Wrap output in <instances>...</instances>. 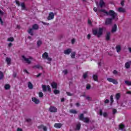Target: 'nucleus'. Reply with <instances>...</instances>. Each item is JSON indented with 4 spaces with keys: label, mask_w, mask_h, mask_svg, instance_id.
Returning <instances> with one entry per match:
<instances>
[{
    "label": "nucleus",
    "mask_w": 131,
    "mask_h": 131,
    "mask_svg": "<svg viewBox=\"0 0 131 131\" xmlns=\"http://www.w3.org/2000/svg\"><path fill=\"white\" fill-rule=\"evenodd\" d=\"M41 45H42V42L41 41V40H38L37 42V46L38 47V48H39V47L41 46Z\"/></svg>",
    "instance_id": "obj_26"
},
{
    "label": "nucleus",
    "mask_w": 131,
    "mask_h": 131,
    "mask_svg": "<svg viewBox=\"0 0 131 131\" xmlns=\"http://www.w3.org/2000/svg\"><path fill=\"white\" fill-rule=\"evenodd\" d=\"M63 73H64V75H66L68 73V71L67 70H64L63 71Z\"/></svg>",
    "instance_id": "obj_44"
},
{
    "label": "nucleus",
    "mask_w": 131,
    "mask_h": 131,
    "mask_svg": "<svg viewBox=\"0 0 131 131\" xmlns=\"http://www.w3.org/2000/svg\"><path fill=\"white\" fill-rule=\"evenodd\" d=\"M42 24H43V25H50V24L45 23V21H42Z\"/></svg>",
    "instance_id": "obj_52"
},
{
    "label": "nucleus",
    "mask_w": 131,
    "mask_h": 131,
    "mask_svg": "<svg viewBox=\"0 0 131 131\" xmlns=\"http://www.w3.org/2000/svg\"><path fill=\"white\" fill-rule=\"evenodd\" d=\"M0 15H4V12H3L2 10H0Z\"/></svg>",
    "instance_id": "obj_64"
},
{
    "label": "nucleus",
    "mask_w": 131,
    "mask_h": 131,
    "mask_svg": "<svg viewBox=\"0 0 131 131\" xmlns=\"http://www.w3.org/2000/svg\"><path fill=\"white\" fill-rule=\"evenodd\" d=\"M47 91L49 92V93H51L52 92V89H51V86L50 85H47Z\"/></svg>",
    "instance_id": "obj_38"
},
{
    "label": "nucleus",
    "mask_w": 131,
    "mask_h": 131,
    "mask_svg": "<svg viewBox=\"0 0 131 131\" xmlns=\"http://www.w3.org/2000/svg\"><path fill=\"white\" fill-rule=\"evenodd\" d=\"M110 35H111V33L110 32L106 33L105 35V39L107 41H109V40H110Z\"/></svg>",
    "instance_id": "obj_11"
},
{
    "label": "nucleus",
    "mask_w": 131,
    "mask_h": 131,
    "mask_svg": "<svg viewBox=\"0 0 131 131\" xmlns=\"http://www.w3.org/2000/svg\"><path fill=\"white\" fill-rule=\"evenodd\" d=\"M24 72H25L27 74H29V72L27 70H24Z\"/></svg>",
    "instance_id": "obj_60"
},
{
    "label": "nucleus",
    "mask_w": 131,
    "mask_h": 131,
    "mask_svg": "<svg viewBox=\"0 0 131 131\" xmlns=\"http://www.w3.org/2000/svg\"><path fill=\"white\" fill-rule=\"evenodd\" d=\"M86 90H90L91 89V85L90 84H88L86 86Z\"/></svg>",
    "instance_id": "obj_43"
},
{
    "label": "nucleus",
    "mask_w": 131,
    "mask_h": 131,
    "mask_svg": "<svg viewBox=\"0 0 131 131\" xmlns=\"http://www.w3.org/2000/svg\"><path fill=\"white\" fill-rule=\"evenodd\" d=\"M43 130L44 131H47V130H48V129L47 128V127L44 126V127H43Z\"/></svg>",
    "instance_id": "obj_62"
},
{
    "label": "nucleus",
    "mask_w": 131,
    "mask_h": 131,
    "mask_svg": "<svg viewBox=\"0 0 131 131\" xmlns=\"http://www.w3.org/2000/svg\"><path fill=\"white\" fill-rule=\"evenodd\" d=\"M55 14H56V13H54L53 12H50L49 13V15L48 17V18H47L48 20L53 19V18H54V17H55Z\"/></svg>",
    "instance_id": "obj_8"
},
{
    "label": "nucleus",
    "mask_w": 131,
    "mask_h": 131,
    "mask_svg": "<svg viewBox=\"0 0 131 131\" xmlns=\"http://www.w3.org/2000/svg\"><path fill=\"white\" fill-rule=\"evenodd\" d=\"M120 98V94L117 93L116 95V99L117 101H118V100H119Z\"/></svg>",
    "instance_id": "obj_32"
},
{
    "label": "nucleus",
    "mask_w": 131,
    "mask_h": 131,
    "mask_svg": "<svg viewBox=\"0 0 131 131\" xmlns=\"http://www.w3.org/2000/svg\"><path fill=\"white\" fill-rule=\"evenodd\" d=\"M118 11L119 12V13H125V12H126L125 9L122 7H119L118 9Z\"/></svg>",
    "instance_id": "obj_14"
},
{
    "label": "nucleus",
    "mask_w": 131,
    "mask_h": 131,
    "mask_svg": "<svg viewBox=\"0 0 131 131\" xmlns=\"http://www.w3.org/2000/svg\"><path fill=\"white\" fill-rule=\"evenodd\" d=\"M39 27L38 25L37 24H34L32 26V28L29 29L28 31V32L30 35L33 36L34 34H33V29L34 30H37L38 29Z\"/></svg>",
    "instance_id": "obj_3"
},
{
    "label": "nucleus",
    "mask_w": 131,
    "mask_h": 131,
    "mask_svg": "<svg viewBox=\"0 0 131 131\" xmlns=\"http://www.w3.org/2000/svg\"><path fill=\"white\" fill-rule=\"evenodd\" d=\"M49 112H51V113H56L58 112V109L54 106H51L49 108Z\"/></svg>",
    "instance_id": "obj_5"
},
{
    "label": "nucleus",
    "mask_w": 131,
    "mask_h": 131,
    "mask_svg": "<svg viewBox=\"0 0 131 131\" xmlns=\"http://www.w3.org/2000/svg\"><path fill=\"white\" fill-rule=\"evenodd\" d=\"M70 113H72V114H77V111H76V110H71L70 111Z\"/></svg>",
    "instance_id": "obj_27"
},
{
    "label": "nucleus",
    "mask_w": 131,
    "mask_h": 131,
    "mask_svg": "<svg viewBox=\"0 0 131 131\" xmlns=\"http://www.w3.org/2000/svg\"><path fill=\"white\" fill-rule=\"evenodd\" d=\"M13 77H14V78H16V77H17V73L14 72L13 74Z\"/></svg>",
    "instance_id": "obj_50"
},
{
    "label": "nucleus",
    "mask_w": 131,
    "mask_h": 131,
    "mask_svg": "<svg viewBox=\"0 0 131 131\" xmlns=\"http://www.w3.org/2000/svg\"><path fill=\"white\" fill-rule=\"evenodd\" d=\"M113 102H114V100H113V96H111V106H112L113 104Z\"/></svg>",
    "instance_id": "obj_35"
},
{
    "label": "nucleus",
    "mask_w": 131,
    "mask_h": 131,
    "mask_svg": "<svg viewBox=\"0 0 131 131\" xmlns=\"http://www.w3.org/2000/svg\"><path fill=\"white\" fill-rule=\"evenodd\" d=\"M103 117H106L108 116V114H107V113L105 112L103 113Z\"/></svg>",
    "instance_id": "obj_46"
},
{
    "label": "nucleus",
    "mask_w": 131,
    "mask_h": 131,
    "mask_svg": "<svg viewBox=\"0 0 131 131\" xmlns=\"http://www.w3.org/2000/svg\"><path fill=\"white\" fill-rule=\"evenodd\" d=\"M46 59H47V60L48 61H49L50 62H51V61H52V58L49 57H48L47 58H46Z\"/></svg>",
    "instance_id": "obj_54"
},
{
    "label": "nucleus",
    "mask_w": 131,
    "mask_h": 131,
    "mask_svg": "<svg viewBox=\"0 0 131 131\" xmlns=\"http://www.w3.org/2000/svg\"><path fill=\"white\" fill-rule=\"evenodd\" d=\"M0 22L1 23V25H3L4 24V21H3V19H2V17H0Z\"/></svg>",
    "instance_id": "obj_56"
},
{
    "label": "nucleus",
    "mask_w": 131,
    "mask_h": 131,
    "mask_svg": "<svg viewBox=\"0 0 131 131\" xmlns=\"http://www.w3.org/2000/svg\"><path fill=\"white\" fill-rule=\"evenodd\" d=\"M15 3H16V5H17V6H18V7H20V6H21V5L20 4V3H19V1H18V0H15Z\"/></svg>",
    "instance_id": "obj_47"
},
{
    "label": "nucleus",
    "mask_w": 131,
    "mask_h": 131,
    "mask_svg": "<svg viewBox=\"0 0 131 131\" xmlns=\"http://www.w3.org/2000/svg\"><path fill=\"white\" fill-rule=\"evenodd\" d=\"M17 131H23V129H22V128L18 127L17 129Z\"/></svg>",
    "instance_id": "obj_58"
},
{
    "label": "nucleus",
    "mask_w": 131,
    "mask_h": 131,
    "mask_svg": "<svg viewBox=\"0 0 131 131\" xmlns=\"http://www.w3.org/2000/svg\"><path fill=\"white\" fill-rule=\"evenodd\" d=\"M5 90H10V89H11V86L9 84H6L5 85Z\"/></svg>",
    "instance_id": "obj_30"
},
{
    "label": "nucleus",
    "mask_w": 131,
    "mask_h": 131,
    "mask_svg": "<svg viewBox=\"0 0 131 131\" xmlns=\"http://www.w3.org/2000/svg\"><path fill=\"white\" fill-rule=\"evenodd\" d=\"M121 5L122 6V7H123V6H124V0H122L121 1Z\"/></svg>",
    "instance_id": "obj_48"
},
{
    "label": "nucleus",
    "mask_w": 131,
    "mask_h": 131,
    "mask_svg": "<svg viewBox=\"0 0 131 131\" xmlns=\"http://www.w3.org/2000/svg\"><path fill=\"white\" fill-rule=\"evenodd\" d=\"M42 89L43 90V92H47V85H42Z\"/></svg>",
    "instance_id": "obj_33"
},
{
    "label": "nucleus",
    "mask_w": 131,
    "mask_h": 131,
    "mask_svg": "<svg viewBox=\"0 0 131 131\" xmlns=\"http://www.w3.org/2000/svg\"><path fill=\"white\" fill-rule=\"evenodd\" d=\"M86 100H87L88 101H92V98L90 96H87L86 97V98H85Z\"/></svg>",
    "instance_id": "obj_42"
},
{
    "label": "nucleus",
    "mask_w": 131,
    "mask_h": 131,
    "mask_svg": "<svg viewBox=\"0 0 131 131\" xmlns=\"http://www.w3.org/2000/svg\"><path fill=\"white\" fill-rule=\"evenodd\" d=\"M67 94L68 95V96H73V94H71V93L70 92H67Z\"/></svg>",
    "instance_id": "obj_51"
},
{
    "label": "nucleus",
    "mask_w": 131,
    "mask_h": 131,
    "mask_svg": "<svg viewBox=\"0 0 131 131\" xmlns=\"http://www.w3.org/2000/svg\"><path fill=\"white\" fill-rule=\"evenodd\" d=\"M125 67L126 69H129L130 68V64L129 62H126L125 64Z\"/></svg>",
    "instance_id": "obj_21"
},
{
    "label": "nucleus",
    "mask_w": 131,
    "mask_h": 131,
    "mask_svg": "<svg viewBox=\"0 0 131 131\" xmlns=\"http://www.w3.org/2000/svg\"><path fill=\"white\" fill-rule=\"evenodd\" d=\"M116 49L117 50V53H119V52L121 51V47H120V45H117L116 47Z\"/></svg>",
    "instance_id": "obj_22"
},
{
    "label": "nucleus",
    "mask_w": 131,
    "mask_h": 131,
    "mask_svg": "<svg viewBox=\"0 0 131 131\" xmlns=\"http://www.w3.org/2000/svg\"><path fill=\"white\" fill-rule=\"evenodd\" d=\"M79 119L85 122V123H89L90 122V119L89 118H84L83 114H81L79 117Z\"/></svg>",
    "instance_id": "obj_4"
},
{
    "label": "nucleus",
    "mask_w": 131,
    "mask_h": 131,
    "mask_svg": "<svg viewBox=\"0 0 131 131\" xmlns=\"http://www.w3.org/2000/svg\"><path fill=\"white\" fill-rule=\"evenodd\" d=\"M117 113V110L115 108H113V114L114 115L115 114H116Z\"/></svg>",
    "instance_id": "obj_40"
},
{
    "label": "nucleus",
    "mask_w": 131,
    "mask_h": 131,
    "mask_svg": "<svg viewBox=\"0 0 131 131\" xmlns=\"http://www.w3.org/2000/svg\"><path fill=\"white\" fill-rule=\"evenodd\" d=\"M76 55V53L75 52H72L71 54V57L72 59H74L75 58Z\"/></svg>",
    "instance_id": "obj_24"
},
{
    "label": "nucleus",
    "mask_w": 131,
    "mask_h": 131,
    "mask_svg": "<svg viewBox=\"0 0 131 131\" xmlns=\"http://www.w3.org/2000/svg\"><path fill=\"white\" fill-rule=\"evenodd\" d=\"M93 10L94 12H98V9L96 7H94Z\"/></svg>",
    "instance_id": "obj_61"
},
{
    "label": "nucleus",
    "mask_w": 131,
    "mask_h": 131,
    "mask_svg": "<svg viewBox=\"0 0 131 131\" xmlns=\"http://www.w3.org/2000/svg\"><path fill=\"white\" fill-rule=\"evenodd\" d=\"M28 87L29 88V89H30V90H32V89H33V85L31 82H28Z\"/></svg>",
    "instance_id": "obj_18"
},
{
    "label": "nucleus",
    "mask_w": 131,
    "mask_h": 131,
    "mask_svg": "<svg viewBox=\"0 0 131 131\" xmlns=\"http://www.w3.org/2000/svg\"><path fill=\"white\" fill-rule=\"evenodd\" d=\"M117 31V25H116V24H115L112 28V32H116Z\"/></svg>",
    "instance_id": "obj_16"
},
{
    "label": "nucleus",
    "mask_w": 131,
    "mask_h": 131,
    "mask_svg": "<svg viewBox=\"0 0 131 131\" xmlns=\"http://www.w3.org/2000/svg\"><path fill=\"white\" fill-rule=\"evenodd\" d=\"M11 58L9 57H7L6 59V61L7 62L8 65H11Z\"/></svg>",
    "instance_id": "obj_23"
},
{
    "label": "nucleus",
    "mask_w": 131,
    "mask_h": 131,
    "mask_svg": "<svg viewBox=\"0 0 131 131\" xmlns=\"http://www.w3.org/2000/svg\"><path fill=\"white\" fill-rule=\"evenodd\" d=\"M87 38L88 39H91V34H88L87 35Z\"/></svg>",
    "instance_id": "obj_53"
},
{
    "label": "nucleus",
    "mask_w": 131,
    "mask_h": 131,
    "mask_svg": "<svg viewBox=\"0 0 131 131\" xmlns=\"http://www.w3.org/2000/svg\"><path fill=\"white\" fill-rule=\"evenodd\" d=\"M99 13H104L106 16H111L112 18H107L106 19L105 21V25H112V20L116 19V16H117V13H116L113 10H110L108 12L105 9H100L98 11Z\"/></svg>",
    "instance_id": "obj_1"
},
{
    "label": "nucleus",
    "mask_w": 131,
    "mask_h": 131,
    "mask_svg": "<svg viewBox=\"0 0 131 131\" xmlns=\"http://www.w3.org/2000/svg\"><path fill=\"white\" fill-rule=\"evenodd\" d=\"M81 126V124H80V123L77 124L76 127V130H79L80 129Z\"/></svg>",
    "instance_id": "obj_25"
},
{
    "label": "nucleus",
    "mask_w": 131,
    "mask_h": 131,
    "mask_svg": "<svg viewBox=\"0 0 131 131\" xmlns=\"http://www.w3.org/2000/svg\"><path fill=\"white\" fill-rule=\"evenodd\" d=\"M75 42V39H72V43L73 45Z\"/></svg>",
    "instance_id": "obj_63"
},
{
    "label": "nucleus",
    "mask_w": 131,
    "mask_h": 131,
    "mask_svg": "<svg viewBox=\"0 0 131 131\" xmlns=\"http://www.w3.org/2000/svg\"><path fill=\"white\" fill-rule=\"evenodd\" d=\"M62 124L61 123H55L54 124V127L56 128H61L62 127Z\"/></svg>",
    "instance_id": "obj_15"
},
{
    "label": "nucleus",
    "mask_w": 131,
    "mask_h": 131,
    "mask_svg": "<svg viewBox=\"0 0 131 131\" xmlns=\"http://www.w3.org/2000/svg\"><path fill=\"white\" fill-rule=\"evenodd\" d=\"M42 57L43 59H47L48 58V57H49V54L47 52H45L42 55Z\"/></svg>",
    "instance_id": "obj_19"
},
{
    "label": "nucleus",
    "mask_w": 131,
    "mask_h": 131,
    "mask_svg": "<svg viewBox=\"0 0 131 131\" xmlns=\"http://www.w3.org/2000/svg\"><path fill=\"white\" fill-rule=\"evenodd\" d=\"M110 101L108 99H106L105 101H104L105 104H108L109 103Z\"/></svg>",
    "instance_id": "obj_57"
},
{
    "label": "nucleus",
    "mask_w": 131,
    "mask_h": 131,
    "mask_svg": "<svg viewBox=\"0 0 131 131\" xmlns=\"http://www.w3.org/2000/svg\"><path fill=\"white\" fill-rule=\"evenodd\" d=\"M99 6L100 8H103V7H105V2H104V1L100 0L99 3Z\"/></svg>",
    "instance_id": "obj_17"
},
{
    "label": "nucleus",
    "mask_w": 131,
    "mask_h": 131,
    "mask_svg": "<svg viewBox=\"0 0 131 131\" xmlns=\"http://www.w3.org/2000/svg\"><path fill=\"white\" fill-rule=\"evenodd\" d=\"M21 57L23 59V60H24V61L26 62V63H27L28 64H31V61L29 60V58H26L25 56L22 55Z\"/></svg>",
    "instance_id": "obj_9"
},
{
    "label": "nucleus",
    "mask_w": 131,
    "mask_h": 131,
    "mask_svg": "<svg viewBox=\"0 0 131 131\" xmlns=\"http://www.w3.org/2000/svg\"><path fill=\"white\" fill-rule=\"evenodd\" d=\"M14 38L13 37H9L8 38V41H14Z\"/></svg>",
    "instance_id": "obj_39"
},
{
    "label": "nucleus",
    "mask_w": 131,
    "mask_h": 131,
    "mask_svg": "<svg viewBox=\"0 0 131 131\" xmlns=\"http://www.w3.org/2000/svg\"><path fill=\"white\" fill-rule=\"evenodd\" d=\"M32 102H34V103H35V104H39V100L37 99L35 97H33L32 98Z\"/></svg>",
    "instance_id": "obj_13"
},
{
    "label": "nucleus",
    "mask_w": 131,
    "mask_h": 131,
    "mask_svg": "<svg viewBox=\"0 0 131 131\" xmlns=\"http://www.w3.org/2000/svg\"><path fill=\"white\" fill-rule=\"evenodd\" d=\"M51 86L52 89H57L58 88V84L55 82H53L51 83Z\"/></svg>",
    "instance_id": "obj_12"
},
{
    "label": "nucleus",
    "mask_w": 131,
    "mask_h": 131,
    "mask_svg": "<svg viewBox=\"0 0 131 131\" xmlns=\"http://www.w3.org/2000/svg\"><path fill=\"white\" fill-rule=\"evenodd\" d=\"M21 10H26V6H25V4L24 3L21 4Z\"/></svg>",
    "instance_id": "obj_29"
},
{
    "label": "nucleus",
    "mask_w": 131,
    "mask_h": 131,
    "mask_svg": "<svg viewBox=\"0 0 131 131\" xmlns=\"http://www.w3.org/2000/svg\"><path fill=\"white\" fill-rule=\"evenodd\" d=\"M88 72L84 73L83 74V76H82V77L84 79H85L86 78V77H88Z\"/></svg>",
    "instance_id": "obj_31"
},
{
    "label": "nucleus",
    "mask_w": 131,
    "mask_h": 131,
    "mask_svg": "<svg viewBox=\"0 0 131 131\" xmlns=\"http://www.w3.org/2000/svg\"><path fill=\"white\" fill-rule=\"evenodd\" d=\"M118 128L119 130L126 131L125 129V125L122 123H121L118 125Z\"/></svg>",
    "instance_id": "obj_6"
},
{
    "label": "nucleus",
    "mask_w": 131,
    "mask_h": 131,
    "mask_svg": "<svg viewBox=\"0 0 131 131\" xmlns=\"http://www.w3.org/2000/svg\"><path fill=\"white\" fill-rule=\"evenodd\" d=\"M71 52H72V49H67L64 51V54L65 55H70V54L71 53Z\"/></svg>",
    "instance_id": "obj_10"
},
{
    "label": "nucleus",
    "mask_w": 131,
    "mask_h": 131,
    "mask_svg": "<svg viewBox=\"0 0 131 131\" xmlns=\"http://www.w3.org/2000/svg\"><path fill=\"white\" fill-rule=\"evenodd\" d=\"M99 115H100V116H102V115H103V111H102V109L100 110Z\"/></svg>",
    "instance_id": "obj_49"
},
{
    "label": "nucleus",
    "mask_w": 131,
    "mask_h": 131,
    "mask_svg": "<svg viewBox=\"0 0 131 131\" xmlns=\"http://www.w3.org/2000/svg\"><path fill=\"white\" fill-rule=\"evenodd\" d=\"M12 46H13V43H12L11 42L8 44V47H9V48H11V47H12Z\"/></svg>",
    "instance_id": "obj_59"
},
{
    "label": "nucleus",
    "mask_w": 131,
    "mask_h": 131,
    "mask_svg": "<svg viewBox=\"0 0 131 131\" xmlns=\"http://www.w3.org/2000/svg\"><path fill=\"white\" fill-rule=\"evenodd\" d=\"M107 79L108 81H109L110 82H112L113 83H114V84H118V82L116 81V80H115V79H113L112 78H107Z\"/></svg>",
    "instance_id": "obj_7"
},
{
    "label": "nucleus",
    "mask_w": 131,
    "mask_h": 131,
    "mask_svg": "<svg viewBox=\"0 0 131 131\" xmlns=\"http://www.w3.org/2000/svg\"><path fill=\"white\" fill-rule=\"evenodd\" d=\"M39 97L40 98H42V97H43V93L41 92H39Z\"/></svg>",
    "instance_id": "obj_41"
},
{
    "label": "nucleus",
    "mask_w": 131,
    "mask_h": 131,
    "mask_svg": "<svg viewBox=\"0 0 131 131\" xmlns=\"http://www.w3.org/2000/svg\"><path fill=\"white\" fill-rule=\"evenodd\" d=\"M126 85H128V86H129L130 85H131V81H129L128 80H125L124 81Z\"/></svg>",
    "instance_id": "obj_28"
},
{
    "label": "nucleus",
    "mask_w": 131,
    "mask_h": 131,
    "mask_svg": "<svg viewBox=\"0 0 131 131\" xmlns=\"http://www.w3.org/2000/svg\"><path fill=\"white\" fill-rule=\"evenodd\" d=\"M4 78V73L0 71V80Z\"/></svg>",
    "instance_id": "obj_34"
},
{
    "label": "nucleus",
    "mask_w": 131,
    "mask_h": 131,
    "mask_svg": "<svg viewBox=\"0 0 131 131\" xmlns=\"http://www.w3.org/2000/svg\"><path fill=\"white\" fill-rule=\"evenodd\" d=\"M53 93L55 94V95H58V94H60V91L58 90H54Z\"/></svg>",
    "instance_id": "obj_36"
},
{
    "label": "nucleus",
    "mask_w": 131,
    "mask_h": 131,
    "mask_svg": "<svg viewBox=\"0 0 131 131\" xmlns=\"http://www.w3.org/2000/svg\"><path fill=\"white\" fill-rule=\"evenodd\" d=\"M34 67L37 69H39V68H40V66L39 64H37Z\"/></svg>",
    "instance_id": "obj_45"
},
{
    "label": "nucleus",
    "mask_w": 131,
    "mask_h": 131,
    "mask_svg": "<svg viewBox=\"0 0 131 131\" xmlns=\"http://www.w3.org/2000/svg\"><path fill=\"white\" fill-rule=\"evenodd\" d=\"M113 73L114 74H117V73H118V72H117V71H116V70H114V71L113 72Z\"/></svg>",
    "instance_id": "obj_55"
},
{
    "label": "nucleus",
    "mask_w": 131,
    "mask_h": 131,
    "mask_svg": "<svg viewBox=\"0 0 131 131\" xmlns=\"http://www.w3.org/2000/svg\"><path fill=\"white\" fill-rule=\"evenodd\" d=\"M103 29L102 28H99V31L98 32V30H94L93 31V34L95 36H97V37H101V35H103Z\"/></svg>",
    "instance_id": "obj_2"
},
{
    "label": "nucleus",
    "mask_w": 131,
    "mask_h": 131,
    "mask_svg": "<svg viewBox=\"0 0 131 131\" xmlns=\"http://www.w3.org/2000/svg\"><path fill=\"white\" fill-rule=\"evenodd\" d=\"M26 122H28V123H31L32 120H31V119H30V118L26 119Z\"/></svg>",
    "instance_id": "obj_37"
},
{
    "label": "nucleus",
    "mask_w": 131,
    "mask_h": 131,
    "mask_svg": "<svg viewBox=\"0 0 131 131\" xmlns=\"http://www.w3.org/2000/svg\"><path fill=\"white\" fill-rule=\"evenodd\" d=\"M93 78L94 80H95V81H97V82H99V80H98V75H93Z\"/></svg>",
    "instance_id": "obj_20"
}]
</instances>
